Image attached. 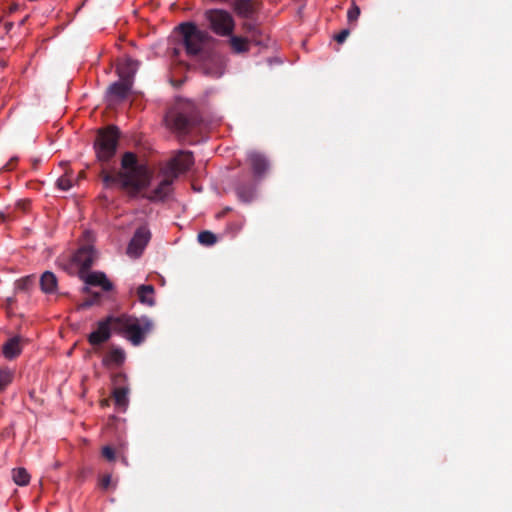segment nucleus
I'll use <instances>...</instances> for the list:
<instances>
[{"mask_svg": "<svg viewBox=\"0 0 512 512\" xmlns=\"http://www.w3.org/2000/svg\"><path fill=\"white\" fill-rule=\"evenodd\" d=\"M111 483V476L105 475L100 479V485L102 488L107 489Z\"/></svg>", "mask_w": 512, "mask_h": 512, "instance_id": "24", "label": "nucleus"}, {"mask_svg": "<svg viewBox=\"0 0 512 512\" xmlns=\"http://www.w3.org/2000/svg\"><path fill=\"white\" fill-rule=\"evenodd\" d=\"M166 121H167V123H168V124H170V123H171V118H170V116H168V117L166 118Z\"/></svg>", "mask_w": 512, "mask_h": 512, "instance_id": "29", "label": "nucleus"}, {"mask_svg": "<svg viewBox=\"0 0 512 512\" xmlns=\"http://www.w3.org/2000/svg\"><path fill=\"white\" fill-rule=\"evenodd\" d=\"M116 317H108L97 324V328L93 331L89 337V343L92 345H98L106 342L111 335V329H114V321Z\"/></svg>", "mask_w": 512, "mask_h": 512, "instance_id": "7", "label": "nucleus"}, {"mask_svg": "<svg viewBox=\"0 0 512 512\" xmlns=\"http://www.w3.org/2000/svg\"><path fill=\"white\" fill-rule=\"evenodd\" d=\"M80 278L89 286H98L104 291H110L113 288L112 283L103 272L94 271L81 273Z\"/></svg>", "mask_w": 512, "mask_h": 512, "instance_id": "8", "label": "nucleus"}, {"mask_svg": "<svg viewBox=\"0 0 512 512\" xmlns=\"http://www.w3.org/2000/svg\"><path fill=\"white\" fill-rule=\"evenodd\" d=\"M360 15V9L358 6L354 4V21L357 19V17Z\"/></svg>", "mask_w": 512, "mask_h": 512, "instance_id": "25", "label": "nucleus"}, {"mask_svg": "<svg viewBox=\"0 0 512 512\" xmlns=\"http://www.w3.org/2000/svg\"><path fill=\"white\" fill-rule=\"evenodd\" d=\"M128 392L127 386H118L113 388L112 398L115 405L120 411H125L128 406Z\"/></svg>", "mask_w": 512, "mask_h": 512, "instance_id": "11", "label": "nucleus"}, {"mask_svg": "<svg viewBox=\"0 0 512 512\" xmlns=\"http://www.w3.org/2000/svg\"><path fill=\"white\" fill-rule=\"evenodd\" d=\"M184 123V120L183 119H180V123H175L174 124V127L177 128V129H181L182 128V125Z\"/></svg>", "mask_w": 512, "mask_h": 512, "instance_id": "28", "label": "nucleus"}, {"mask_svg": "<svg viewBox=\"0 0 512 512\" xmlns=\"http://www.w3.org/2000/svg\"><path fill=\"white\" fill-rule=\"evenodd\" d=\"M129 89V81L121 79L119 83H115L110 87L109 93L110 96L116 100L123 98L128 93Z\"/></svg>", "mask_w": 512, "mask_h": 512, "instance_id": "14", "label": "nucleus"}, {"mask_svg": "<svg viewBox=\"0 0 512 512\" xmlns=\"http://www.w3.org/2000/svg\"><path fill=\"white\" fill-rule=\"evenodd\" d=\"M186 50L189 54H197L208 39V34L198 29L194 24L185 23L179 26Z\"/></svg>", "mask_w": 512, "mask_h": 512, "instance_id": "4", "label": "nucleus"}, {"mask_svg": "<svg viewBox=\"0 0 512 512\" xmlns=\"http://www.w3.org/2000/svg\"><path fill=\"white\" fill-rule=\"evenodd\" d=\"M125 360V353L118 348L110 349L103 358V364L108 368H114L122 365Z\"/></svg>", "mask_w": 512, "mask_h": 512, "instance_id": "10", "label": "nucleus"}, {"mask_svg": "<svg viewBox=\"0 0 512 512\" xmlns=\"http://www.w3.org/2000/svg\"><path fill=\"white\" fill-rule=\"evenodd\" d=\"M93 304L92 301H84L82 304H80V307L84 308V307H89Z\"/></svg>", "mask_w": 512, "mask_h": 512, "instance_id": "27", "label": "nucleus"}, {"mask_svg": "<svg viewBox=\"0 0 512 512\" xmlns=\"http://www.w3.org/2000/svg\"><path fill=\"white\" fill-rule=\"evenodd\" d=\"M139 300L147 305L154 303V288L151 285H142L138 288Z\"/></svg>", "mask_w": 512, "mask_h": 512, "instance_id": "15", "label": "nucleus"}, {"mask_svg": "<svg viewBox=\"0 0 512 512\" xmlns=\"http://www.w3.org/2000/svg\"><path fill=\"white\" fill-rule=\"evenodd\" d=\"M210 29L220 36H228L234 30V20L225 10L211 9L205 12Z\"/></svg>", "mask_w": 512, "mask_h": 512, "instance_id": "3", "label": "nucleus"}, {"mask_svg": "<svg viewBox=\"0 0 512 512\" xmlns=\"http://www.w3.org/2000/svg\"><path fill=\"white\" fill-rule=\"evenodd\" d=\"M95 259L94 252L91 248H83L78 251L75 261L83 268L89 267Z\"/></svg>", "mask_w": 512, "mask_h": 512, "instance_id": "13", "label": "nucleus"}, {"mask_svg": "<svg viewBox=\"0 0 512 512\" xmlns=\"http://www.w3.org/2000/svg\"><path fill=\"white\" fill-rule=\"evenodd\" d=\"M138 68L137 62L130 58H122L117 64V73L122 80L129 81L133 77Z\"/></svg>", "mask_w": 512, "mask_h": 512, "instance_id": "9", "label": "nucleus"}, {"mask_svg": "<svg viewBox=\"0 0 512 512\" xmlns=\"http://www.w3.org/2000/svg\"><path fill=\"white\" fill-rule=\"evenodd\" d=\"M230 44L237 53L246 52L249 49V42L245 38L234 36L230 39Z\"/></svg>", "mask_w": 512, "mask_h": 512, "instance_id": "18", "label": "nucleus"}, {"mask_svg": "<svg viewBox=\"0 0 512 512\" xmlns=\"http://www.w3.org/2000/svg\"><path fill=\"white\" fill-rule=\"evenodd\" d=\"M117 138V131L114 127H109L99 131V135L95 143L97 157L99 160L107 161L115 154Z\"/></svg>", "mask_w": 512, "mask_h": 512, "instance_id": "5", "label": "nucleus"}, {"mask_svg": "<svg viewBox=\"0 0 512 512\" xmlns=\"http://www.w3.org/2000/svg\"><path fill=\"white\" fill-rule=\"evenodd\" d=\"M198 240L203 245H213L217 241V237L210 231H202L198 234Z\"/></svg>", "mask_w": 512, "mask_h": 512, "instance_id": "19", "label": "nucleus"}, {"mask_svg": "<svg viewBox=\"0 0 512 512\" xmlns=\"http://www.w3.org/2000/svg\"><path fill=\"white\" fill-rule=\"evenodd\" d=\"M41 287L46 293L54 292L57 287L55 275L51 272H45L41 277Z\"/></svg>", "mask_w": 512, "mask_h": 512, "instance_id": "16", "label": "nucleus"}, {"mask_svg": "<svg viewBox=\"0 0 512 512\" xmlns=\"http://www.w3.org/2000/svg\"><path fill=\"white\" fill-rule=\"evenodd\" d=\"M150 237L151 233L147 228H139L128 245L127 254L131 257H138L149 242Z\"/></svg>", "mask_w": 512, "mask_h": 512, "instance_id": "6", "label": "nucleus"}, {"mask_svg": "<svg viewBox=\"0 0 512 512\" xmlns=\"http://www.w3.org/2000/svg\"><path fill=\"white\" fill-rule=\"evenodd\" d=\"M100 406L103 407V408L109 406V400L108 399L101 400L100 401Z\"/></svg>", "mask_w": 512, "mask_h": 512, "instance_id": "26", "label": "nucleus"}, {"mask_svg": "<svg viewBox=\"0 0 512 512\" xmlns=\"http://www.w3.org/2000/svg\"><path fill=\"white\" fill-rule=\"evenodd\" d=\"M102 456L107 459L108 461H114L115 460V451L110 446H104L102 448Z\"/></svg>", "mask_w": 512, "mask_h": 512, "instance_id": "22", "label": "nucleus"}, {"mask_svg": "<svg viewBox=\"0 0 512 512\" xmlns=\"http://www.w3.org/2000/svg\"><path fill=\"white\" fill-rule=\"evenodd\" d=\"M349 30L348 29H345V30H342L340 33L336 34L334 36V39L339 43H343L348 37H349Z\"/></svg>", "mask_w": 512, "mask_h": 512, "instance_id": "23", "label": "nucleus"}, {"mask_svg": "<svg viewBox=\"0 0 512 512\" xmlns=\"http://www.w3.org/2000/svg\"><path fill=\"white\" fill-rule=\"evenodd\" d=\"M3 355L12 359L18 356L21 352V343L19 338H11L9 339L2 348Z\"/></svg>", "mask_w": 512, "mask_h": 512, "instance_id": "12", "label": "nucleus"}, {"mask_svg": "<svg viewBox=\"0 0 512 512\" xmlns=\"http://www.w3.org/2000/svg\"><path fill=\"white\" fill-rule=\"evenodd\" d=\"M13 373L10 370H0V391H3L12 381Z\"/></svg>", "mask_w": 512, "mask_h": 512, "instance_id": "20", "label": "nucleus"}, {"mask_svg": "<svg viewBox=\"0 0 512 512\" xmlns=\"http://www.w3.org/2000/svg\"><path fill=\"white\" fill-rule=\"evenodd\" d=\"M114 321V330L122 333L134 345H138L144 338L145 333L150 329L149 323L141 326L139 321L128 316L116 317Z\"/></svg>", "mask_w": 512, "mask_h": 512, "instance_id": "2", "label": "nucleus"}, {"mask_svg": "<svg viewBox=\"0 0 512 512\" xmlns=\"http://www.w3.org/2000/svg\"><path fill=\"white\" fill-rule=\"evenodd\" d=\"M57 185L62 190H68L72 187V177L71 173L66 172L63 176H61L58 181Z\"/></svg>", "mask_w": 512, "mask_h": 512, "instance_id": "21", "label": "nucleus"}, {"mask_svg": "<svg viewBox=\"0 0 512 512\" xmlns=\"http://www.w3.org/2000/svg\"><path fill=\"white\" fill-rule=\"evenodd\" d=\"M192 164L191 153H179L170 161L165 170L153 178L148 167L139 164L136 156L128 152L122 157L121 170L117 180L131 195L160 200L169 194L177 175L188 170Z\"/></svg>", "mask_w": 512, "mask_h": 512, "instance_id": "1", "label": "nucleus"}, {"mask_svg": "<svg viewBox=\"0 0 512 512\" xmlns=\"http://www.w3.org/2000/svg\"><path fill=\"white\" fill-rule=\"evenodd\" d=\"M104 180H105V181H108V180H109V176H108V175H105V176H104Z\"/></svg>", "mask_w": 512, "mask_h": 512, "instance_id": "30", "label": "nucleus"}, {"mask_svg": "<svg viewBox=\"0 0 512 512\" xmlns=\"http://www.w3.org/2000/svg\"><path fill=\"white\" fill-rule=\"evenodd\" d=\"M13 481L19 486H26L30 482V474L25 468L19 467L12 470Z\"/></svg>", "mask_w": 512, "mask_h": 512, "instance_id": "17", "label": "nucleus"}]
</instances>
